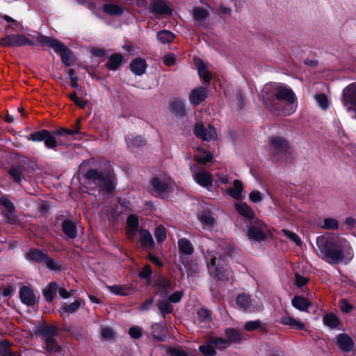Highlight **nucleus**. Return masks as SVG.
Instances as JSON below:
<instances>
[{
	"mask_svg": "<svg viewBox=\"0 0 356 356\" xmlns=\"http://www.w3.org/2000/svg\"><path fill=\"white\" fill-rule=\"evenodd\" d=\"M81 128V119L76 120L72 129L61 128L52 132L42 129L31 134L28 136V140L33 141H44V145L49 149H56L58 145H63L65 141L61 140V137H67L79 133Z\"/></svg>",
	"mask_w": 356,
	"mask_h": 356,
	"instance_id": "nucleus-1",
	"label": "nucleus"
},
{
	"mask_svg": "<svg viewBox=\"0 0 356 356\" xmlns=\"http://www.w3.org/2000/svg\"><path fill=\"white\" fill-rule=\"evenodd\" d=\"M316 244L323 258L328 262L337 264L343 260V251L337 248L333 238L320 236L316 238Z\"/></svg>",
	"mask_w": 356,
	"mask_h": 356,
	"instance_id": "nucleus-2",
	"label": "nucleus"
},
{
	"mask_svg": "<svg viewBox=\"0 0 356 356\" xmlns=\"http://www.w3.org/2000/svg\"><path fill=\"white\" fill-rule=\"evenodd\" d=\"M88 184L101 188L107 193H112L115 189V184L111 176L97 169L89 168L83 175Z\"/></svg>",
	"mask_w": 356,
	"mask_h": 356,
	"instance_id": "nucleus-3",
	"label": "nucleus"
},
{
	"mask_svg": "<svg viewBox=\"0 0 356 356\" xmlns=\"http://www.w3.org/2000/svg\"><path fill=\"white\" fill-rule=\"evenodd\" d=\"M39 332L44 343V349L49 353H57L60 350L55 337L58 334V327L53 325H43L39 327Z\"/></svg>",
	"mask_w": 356,
	"mask_h": 356,
	"instance_id": "nucleus-4",
	"label": "nucleus"
},
{
	"mask_svg": "<svg viewBox=\"0 0 356 356\" xmlns=\"http://www.w3.org/2000/svg\"><path fill=\"white\" fill-rule=\"evenodd\" d=\"M270 154L274 159H279L289 150L288 142L282 137L273 136L269 138Z\"/></svg>",
	"mask_w": 356,
	"mask_h": 356,
	"instance_id": "nucleus-5",
	"label": "nucleus"
},
{
	"mask_svg": "<svg viewBox=\"0 0 356 356\" xmlns=\"http://www.w3.org/2000/svg\"><path fill=\"white\" fill-rule=\"evenodd\" d=\"M276 90L277 86L271 83L266 84L262 90L263 102L266 108L272 113H275L280 108L275 98Z\"/></svg>",
	"mask_w": 356,
	"mask_h": 356,
	"instance_id": "nucleus-6",
	"label": "nucleus"
},
{
	"mask_svg": "<svg viewBox=\"0 0 356 356\" xmlns=\"http://www.w3.org/2000/svg\"><path fill=\"white\" fill-rule=\"evenodd\" d=\"M33 45V42L21 34H11L0 39V45L3 47H17L24 45Z\"/></svg>",
	"mask_w": 356,
	"mask_h": 356,
	"instance_id": "nucleus-7",
	"label": "nucleus"
},
{
	"mask_svg": "<svg viewBox=\"0 0 356 356\" xmlns=\"http://www.w3.org/2000/svg\"><path fill=\"white\" fill-rule=\"evenodd\" d=\"M266 231H267V225L261 220H257L249 227L248 236L253 241H264L266 238Z\"/></svg>",
	"mask_w": 356,
	"mask_h": 356,
	"instance_id": "nucleus-8",
	"label": "nucleus"
},
{
	"mask_svg": "<svg viewBox=\"0 0 356 356\" xmlns=\"http://www.w3.org/2000/svg\"><path fill=\"white\" fill-rule=\"evenodd\" d=\"M195 135L202 140L209 141L216 136L215 128L208 124L206 127L202 123H197L194 129Z\"/></svg>",
	"mask_w": 356,
	"mask_h": 356,
	"instance_id": "nucleus-9",
	"label": "nucleus"
},
{
	"mask_svg": "<svg viewBox=\"0 0 356 356\" xmlns=\"http://www.w3.org/2000/svg\"><path fill=\"white\" fill-rule=\"evenodd\" d=\"M151 11L159 15H169L172 13L170 3L165 0H154L151 4Z\"/></svg>",
	"mask_w": 356,
	"mask_h": 356,
	"instance_id": "nucleus-10",
	"label": "nucleus"
},
{
	"mask_svg": "<svg viewBox=\"0 0 356 356\" xmlns=\"http://www.w3.org/2000/svg\"><path fill=\"white\" fill-rule=\"evenodd\" d=\"M55 51L60 54L61 61L66 66H70L74 63L75 58L72 51L65 46L63 42H60Z\"/></svg>",
	"mask_w": 356,
	"mask_h": 356,
	"instance_id": "nucleus-11",
	"label": "nucleus"
},
{
	"mask_svg": "<svg viewBox=\"0 0 356 356\" xmlns=\"http://www.w3.org/2000/svg\"><path fill=\"white\" fill-rule=\"evenodd\" d=\"M275 98L277 100H284L289 104H293L296 99V95L291 88L285 86H277Z\"/></svg>",
	"mask_w": 356,
	"mask_h": 356,
	"instance_id": "nucleus-12",
	"label": "nucleus"
},
{
	"mask_svg": "<svg viewBox=\"0 0 356 356\" xmlns=\"http://www.w3.org/2000/svg\"><path fill=\"white\" fill-rule=\"evenodd\" d=\"M19 298L24 304L29 307L33 306L37 302V298L33 291L26 286L20 288Z\"/></svg>",
	"mask_w": 356,
	"mask_h": 356,
	"instance_id": "nucleus-13",
	"label": "nucleus"
},
{
	"mask_svg": "<svg viewBox=\"0 0 356 356\" xmlns=\"http://www.w3.org/2000/svg\"><path fill=\"white\" fill-rule=\"evenodd\" d=\"M62 232L66 237L74 239L78 234V229L75 222L70 219H64L60 225Z\"/></svg>",
	"mask_w": 356,
	"mask_h": 356,
	"instance_id": "nucleus-14",
	"label": "nucleus"
},
{
	"mask_svg": "<svg viewBox=\"0 0 356 356\" xmlns=\"http://www.w3.org/2000/svg\"><path fill=\"white\" fill-rule=\"evenodd\" d=\"M154 191L158 195H161L170 192L173 187L171 182H165L159 178H153L151 181Z\"/></svg>",
	"mask_w": 356,
	"mask_h": 356,
	"instance_id": "nucleus-15",
	"label": "nucleus"
},
{
	"mask_svg": "<svg viewBox=\"0 0 356 356\" xmlns=\"http://www.w3.org/2000/svg\"><path fill=\"white\" fill-rule=\"evenodd\" d=\"M337 345L341 351L350 352L353 348L354 342L347 334L341 333L337 337Z\"/></svg>",
	"mask_w": 356,
	"mask_h": 356,
	"instance_id": "nucleus-16",
	"label": "nucleus"
},
{
	"mask_svg": "<svg viewBox=\"0 0 356 356\" xmlns=\"http://www.w3.org/2000/svg\"><path fill=\"white\" fill-rule=\"evenodd\" d=\"M207 97V90L204 87H200L193 90L189 95L190 102L193 105H199Z\"/></svg>",
	"mask_w": 356,
	"mask_h": 356,
	"instance_id": "nucleus-17",
	"label": "nucleus"
},
{
	"mask_svg": "<svg viewBox=\"0 0 356 356\" xmlns=\"http://www.w3.org/2000/svg\"><path fill=\"white\" fill-rule=\"evenodd\" d=\"M62 330L65 332H70L76 340H83L87 337V331L83 327H76L65 324L63 325Z\"/></svg>",
	"mask_w": 356,
	"mask_h": 356,
	"instance_id": "nucleus-18",
	"label": "nucleus"
},
{
	"mask_svg": "<svg viewBox=\"0 0 356 356\" xmlns=\"http://www.w3.org/2000/svg\"><path fill=\"white\" fill-rule=\"evenodd\" d=\"M129 66L133 73L141 76L145 72L147 64L145 59L138 57L131 62Z\"/></svg>",
	"mask_w": 356,
	"mask_h": 356,
	"instance_id": "nucleus-19",
	"label": "nucleus"
},
{
	"mask_svg": "<svg viewBox=\"0 0 356 356\" xmlns=\"http://www.w3.org/2000/svg\"><path fill=\"white\" fill-rule=\"evenodd\" d=\"M194 178L200 185L204 187L208 188L212 186V176L209 172L205 170L195 173Z\"/></svg>",
	"mask_w": 356,
	"mask_h": 356,
	"instance_id": "nucleus-20",
	"label": "nucleus"
},
{
	"mask_svg": "<svg viewBox=\"0 0 356 356\" xmlns=\"http://www.w3.org/2000/svg\"><path fill=\"white\" fill-rule=\"evenodd\" d=\"M209 15V12L202 7L197 6L193 9V17L197 26L203 24Z\"/></svg>",
	"mask_w": 356,
	"mask_h": 356,
	"instance_id": "nucleus-21",
	"label": "nucleus"
},
{
	"mask_svg": "<svg viewBox=\"0 0 356 356\" xmlns=\"http://www.w3.org/2000/svg\"><path fill=\"white\" fill-rule=\"evenodd\" d=\"M291 303L295 308L302 312H307L311 305L310 301L300 296H294Z\"/></svg>",
	"mask_w": 356,
	"mask_h": 356,
	"instance_id": "nucleus-22",
	"label": "nucleus"
},
{
	"mask_svg": "<svg viewBox=\"0 0 356 356\" xmlns=\"http://www.w3.org/2000/svg\"><path fill=\"white\" fill-rule=\"evenodd\" d=\"M124 58L120 54H113L109 57L106 67L110 70H117L123 63Z\"/></svg>",
	"mask_w": 356,
	"mask_h": 356,
	"instance_id": "nucleus-23",
	"label": "nucleus"
},
{
	"mask_svg": "<svg viewBox=\"0 0 356 356\" xmlns=\"http://www.w3.org/2000/svg\"><path fill=\"white\" fill-rule=\"evenodd\" d=\"M47 256L45 251L37 249H32L27 254V257L29 259L41 264H43L47 259Z\"/></svg>",
	"mask_w": 356,
	"mask_h": 356,
	"instance_id": "nucleus-24",
	"label": "nucleus"
},
{
	"mask_svg": "<svg viewBox=\"0 0 356 356\" xmlns=\"http://www.w3.org/2000/svg\"><path fill=\"white\" fill-rule=\"evenodd\" d=\"M178 248L180 252L186 255H191L194 252L192 243L185 238H180L178 241Z\"/></svg>",
	"mask_w": 356,
	"mask_h": 356,
	"instance_id": "nucleus-25",
	"label": "nucleus"
},
{
	"mask_svg": "<svg viewBox=\"0 0 356 356\" xmlns=\"http://www.w3.org/2000/svg\"><path fill=\"white\" fill-rule=\"evenodd\" d=\"M108 289L111 293L120 296H129L134 292V289L127 285H113L108 286Z\"/></svg>",
	"mask_w": 356,
	"mask_h": 356,
	"instance_id": "nucleus-26",
	"label": "nucleus"
},
{
	"mask_svg": "<svg viewBox=\"0 0 356 356\" xmlns=\"http://www.w3.org/2000/svg\"><path fill=\"white\" fill-rule=\"evenodd\" d=\"M82 304V300L79 299L76 300L74 302L71 304H64L60 310V313L63 315V313H67L68 314H74L78 311V309L81 307Z\"/></svg>",
	"mask_w": 356,
	"mask_h": 356,
	"instance_id": "nucleus-27",
	"label": "nucleus"
},
{
	"mask_svg": "<svg viewBox=\"0 0 356 356\" xmlns=\"http://www.w3.org/2000/svg\"><path fill=\"white\" fill-rule=\"evenodd\" d=\"M233 187L228 189V193L233 198L240 200L242 197L243 184L240 180L235 179Z\"/></svg>",
	"mask_w": 356,
	"mask_h": 356,
	"instance_id": "nucleus-28",
	"label": "nucleus"
},
{
	"mask_svg": "<svg viewBox=\"0 0 356 356\" xmlns=\"http://www.w3.org/2000/svg\"><path fill=\"white\" fill-rule=\"evenodd\" d=\"M155 284L165 293L174 289L172 283L169 280L162 276L157 278Z\"/></svg>",
	"mask_w": 356,
	"mask_h": 356,
	"instance_id": "nucleus-29",
	"label": "nucleus"
},
{
	"mask_svg": "<svg viewBox=\"0 0 356 356\" xmlns=\"http://www.w3.org/2000/svg\"><path fill=\"white\" fill-rule=\"evenodd\" d=\"M36 40L43 45H47L51 47L54 51L60 42L59 40L55 38L47 37L41 34L38 35L36 37Z\"/></svg>",
	"mask_w": 356,
	"mask_h": 356,
	"instance_id": "nucleus-30",
	"label": "nucleus"
},
{
	"mask_svg": "<svg viewBox=\"0 0 356 356\" xmlns=\"http://www.w3.org/2000/svg\"><path fill=\"white\" fill-rule=\"evenodd\" d=\"M23 172V167L13 166L8 170V174L13 181L17 184H20L21 181L24 179Z\"/></svg>",
	"mask_w": 356,
	"mask_h": 356,
	"instance_id": "nucleus-31",
	"label": "nucleus"
},
{
	"mask_svg": "<svg viewBox=\"0 0 356 356\" xmlns=\"http://www.w3.org/2000/svg\"><path fill=\"white\" fill-rule=\"evenodd\" d=\"M236 302L241 309L247 310L252 305L250 296L245 293L239 294L236 297Z\"/></svg>",
	"mask_w": 356,
	"mask_h": 356,
	"instance_id": "nucleus-32",
	"label": "nucleus"
},
{
	"mask_svg": "<svg viewBox=\"0 0 356 356\" xmlns=\"http://www.w3.org/2000/svg\"><path fill=\"white\" fill-rule=\"evenodd\" d=\"M58 289V285L53 282L49 284L48 287L43 290L44 299L48 302H52L54 298V294Z\"/></svg>",
	"mask_w": 356,
	"mask_h": 356,
	"instance_id": "nucleus-33",
	"label": "nucleus"
},
{
	"mask_svg": "<svg viewBox=\"0 0 356 356\" xmlns=\"http://www.w3.org/2000/svg\"><path fill=\"white\" fill-rule=\"evenodd\" d=\"M102 9L104 13L110 15H121L124 12L121 6L114 3H106Z\"/></svg>",
	"mask_w": 356,
	"mask_h": 356,
	"instance_id": "nucleus-34",
	"label": "nucleus"
},
{
	"mask_svg": "<svg viewBox=\"0 0 356 356\" xmlns=\"http://www.w3.org/2000/svg\"><path fill=\"white\" fill-rule=\"evenodd\" d=\"M140 239L142 245L145 248H152L154 245V240L151 234L145 230L140 231Z\"/></svg>",
	"mask_w": 356,
	"mask_h": 356,
	"instance_id": "nucleus-35",
	"label": "nucleus"
},
{
	"mask_svg": "<svg viewBox=\"0 0 356 356\" xmlns=\"http://www.w3.org/2000/svg\"><path fill=\"white\" fill-rule=\"evenodd\" d=\"M236 209L241 215L248 219L254 218V214L252 209L245 203L236 204Z\"/></svg>",
	"mask_w": 356,
	"mask_h": 356,
	"instance_id": "nucleus-36",
	"label": "nucleus"
},
{
	"mask_svg": "<svg viewBox=\"0 0 356 356\" xmlns=\"http://www.w3.org/2000/svg\"><path fill=\"white\" fill-rule=\"evenodd\" d=\"M197 69L200 76L202 78L205 82L209 83L211 80V74L208 71L207 67L203 61H199V63L197 64Z\"/></svg>",
	"mask_w": 356,
	"mask_h": 356,
	"instance_id": "nucleus-37",
	"label": "nucleus"
},
{
	"mask_svg": "<svg viewBox=\"0 0 356 356\" xmlns=\"http://www.w3.org/2000/svg\"><path fill=\"white\" fill-rule=\"evenodd\" d=\"M281 322L284 325H290L293 327H296V329L300 330H303L305 327V325L302 322L290 316L282 317Z\"/></svg>",
	"mask_w": 356,
	"mask_h": 356,
	"instance_id": "nucleus-38",
	"label": "nucleus"
},
{
	"mask_svg": "<svg viewBox=\"0 0 356 356\" xmlns=\"http://www.w3.org/2000/svg\"><path fill=\"white\" fill-rule=\"evenodd\" d=\"M157 38L163 44H167L173 41L175 35L169 31L163 30L157 33Z\"/></svg>",
	"mask_w": 356,
	"mask_h": 356,
	"instance_id": "nucleus-39",
	"label": "nucleus"
},
{
	"mask_svg": "<svg viewBox=\"0 0 356 356\" xmlns=\"http://www.w3.org/2000/svg\"><path fill=\"white\" fill-rule=\"evenodd\" d=\"M171 111L179 116H184L186 113L184 104L180 101H176L170 105Z\"/></svg>",
	"mask_w": 356,
	"mask_h": 356,
	"instance_id": "nucleus-40",
	"label": "nucleus"
},
{
	"mask_svg": "<svg viewBox=\"0 0 356 356\" xmlns=\"http://www.w3.org/2000/svg\"><path fill=\"white\" fill-rule=\"evenodd\" d=\"M199 350L206 356H214L216 355L214 346L211 340L207 343L200 346Z\"/></svg>",
	"mask_w": 356,
	"mask_h": 356,
	"instance_id": "nucleus-41",
	"label": "nucleus"
},
{
	"mask_svg": "<svg viewBox=\"0 0 356 356\" xmlns=\"http://www.w3.org/2000/svg\"><path fill=\"white\" fill-rule=\"evenodd\" d=\"M200 221L205 225L213 226L216 220L209 211H203L200 215Z\"/></svg>",
	"mask_w": 356,
	"mask_h": 356,
	"instance_id": "nucleus-42",
	"label": "nucleus"
},
{
	"mask_svg": "<svg viewBox=\"0 0 356 356\" xmlns=\"http://www.w3.org/2000/svg\"><path fill=\"white\" fill-rule=\"evenodd\" d=\"M156 306L163 316H165V314L172 313L173 311V307L165 300H159L156 303Z\"/></svg>",
	"mask_w": 356,
	"mask_h": 356,
	"instance_id": "nucleus-43",
	"label": "nucleus"
},
{
	"mask_svg": "<svg viewBox=\"0 0 356 356\" xmlns=\"http://www.w3.org/2000/svg\"><path fill=\"white\" fill-rule=\"evenodd\" d=\"M225 333L226 337H227V340H229L230 341V344L232 342L236 343L239 342L241 340V337L239 332L233 328H227L225 330Z\"/></svg>",
	"mask_w": 356,
	"mask_h": 356,
	"instance_id": "nucleus-44",
	"label": "nucleus"
},
{
	"mask_svg": "<svg viewBox=\"0 0 356 356\" xmlns=\"http://www.w3.org/2000/svg\"><path fill=\"white\" fill-rule=\"evenodd\" d=\"M214 348L222 350L230 346V341L229 340L222 339L221 337H213L211 339Z\"/></svg>",
	"mask_w": 356,
	"mask_h": 356,
	"instance_id": "nucleus-45",
	"label": "nucleus"
},
{
	"mask_svg": "<svg viewBox=\"0 0 356 356\" xmlns=\"http://www.w3.org/2000/svg\"><path fill=\"white\" fill-rule=\"evenodd\" d=\"M323 323L332 328H335L339 325V320L334 314H329L323 317Z\"/></svg>",
	"mask_w": 356,
	"mask_h": 356,
	"instance_id": "nucleus-46",
	"label": "nucleus"
},
{
	"mask_svg": "<svg viewBox=\"0 0 356 356\" xmlns=\"http://www.w3.org/2000/svg\"><path fill=\"white\" fill-rule=\"evenodd\" d=\"M0 356H15L12 353L8 341L0 342Z\"/></svg>",
	"mask_w": 356,
	"mask_h": 356,
	"instance_id": "nucleus-47",
	"label": "nucleus"
},
{
	"mask_svg": "<svg viewBox=\"0 0 356 356\" xmlns=\"http://www.w3.org/2000/svg\"><path fill=\"white\" fill-rule=\"evenodd\" d=\"M138 225H139L138 218L136 215L131 214L127 217V228L138 229Z\"/></svg>",
	"mask_w": 356,
	"mask_h": 356,
	"instance_id": "nucleus-48",
	"label": "nucleus"
},
{
	"mask_svg": "<svg viewBox=\"0 0 356 356\" xmlns=\"http://www.w3.org/2000/svg\"><path fill=\"white\" fill-rule=\"evenodd\" d=\"M158 242H163L166 238V229L163 225H159L154 232Z\"/></svg>",
	"mask_w": 356,
	"mask_h": 356,
	"instance_id": "nucleus-49",
	"label": "nucleus"
},
{
	"mask_svg": "<svg viewBox=\"0 0 356 356\" xmlns=\"http://www.w3.org/2000/svg\"><path fill=\"white\" fill-rule=\"evenodd\" d=\"M315 99L323 109L326 110L329 107V101L325 94H317L315 95Z\"/></svg>",
	"mask_w": 356,
	"mask_h": 356,
	"instance_id": "nucleus-50",
	"label": "nucleus"
},
{
	"mask_svg": "<svg viewBox=\"0 0 356 356\" xmlns=\"http://www.w3.org/2000/svg\"><path fill=\"white\" fill-rule=\"evenodd\" d=\"M197 316L201 321L208 322L211 319V312L210 310L201 308L197 312Z\"/></svg>",
	"mask_w": 356,
	"mask_h": 356,
	"instance_id": "nucleus-51",
	"label": "nucleus"
},
{
	"mask_svg": "<svg viewBox=\"0 0 356 356\" xmlns=\"http://www.w3.org/2000/svg\"><path fill=\"white\" fill-rule=\"evenodd\" d=\"M282 232L292 241H293L297 245L301 246L302 241L300 237L294 232H292L288 229H283Z\"/></svg>",
	"mask_w": 356,
	"mask_h": 356,
	"instance_id": "nucleus-52",
	"label": "nucleus"
},
{
	"mask_svg": "<svg viewBox=\"0 0 356 356\" xmlns=\"http://www.w3.org/2000/svg\"><path fill=\"white\" fill-rule=\"evenodd\" d=\"M338 221L334 218H325L323 221L324 229L334 230L338 228Z\"/></svg>",
	"mask_w": 356,
	"mask_h": 356,
	"instance_id": "nucleus-53",
	"label": "nucleus"
},
{
	"mask_svg": "<svg viewBox=\"0 0 356 356\" xmlns=\"http://www.w3.org/2000/svg\"><path fill=\"white\" fill-rule=\"evenodd\" d=\"M213 159V155L211 152H204L202 156H197L195 157V161L200 164H206L210 162Z\"/></svg>",
	"mask_w": 356,
	"mask_h": 356,
	"instance_id": "nucleus-54",
	"label": "nucleus"
},
{
	"mask_svg": "<svg viewBox=\"0 0 356 356\" xmlns=\"http://www.w3.org/2000/svg\"><path fill=\"white\" fill-rule=\"evenodd\" d=\"M0 204L3 205L8 211V213H13L15 211V206L13 202L5 197L0 198Z\"/></svg>",
	"mask_w": 356,
	"mask_h": 356,
	"instance_id": "nucleus-55",
	"label": "nucleus"
},
{
	"mask_svg": "<svg viewBox=\"0 0 356 356\" xmlns=\"http://www.w3.org/2000/svg\"><path fill=\"white\" fill-rule=\"evenodd\" d=\"M139 277L143 279H149L152 275V268L149 264L144 266L142 270L139 273Z\"/></svg>",
	"mask_w": 356,
	"mask_h": 356,
	"instance_id": "nucleus-56",
	"label": "nucleus"
},
{
	"mask_svg": "<svg viewBox=\"0 0 356 356\" xmlns=\"http://www.w3.org/2000/svg\"><path fill=\"white\" fill-rule=\"evenodd\" d=\"M261 325V322L259 321H253L247 322L244 328L247 331H252L259 328Z\"/></svg>",
	"mask_w": 356,
	"mask_h": 356,
	"instance_id": "nucleus-57",
	"label": "nucleus"
},
{
	"mask_svg": "<svg viewBox=\"0 0 356 356\" xmlns=\"http://www.w3.org/2000/svg\"><path fill=\"white\" fill-rule=\"evenodd\" d=\"M183 295L182 291H177L168 296V301L173 303L179 302L181 301Z\"/></svg>",
	"mask_w": 356,
	"mask_h": 356,
	"instance_id": "nucleus-58",
	"label": "nucleus"
},
{
	"mask_svg": "<svg viewBox=\"0 0 356 356\" xmlns=\"http://www.w3.org/2000/svg\"><path fill=\"white\" fill-rule=\"evenodd\" d=\"M129 334L134 339H139L142 336V330L138 327H132L129 329Z\"/></svg>",
	"mask_w": 356,
	"mask_h": 356,
	"instance_id": "nucleus-59",
	"label": "nucleus"
},
{
	"mask_svg": "<svg viewBox=\"0 0 356 356\" xmlns=\"http://www.w3.org/2000/svg\"><path fill=\"white\" fill-rule=\"evenodd\" d=\"M43 264H45L47 267H48L51 270L59 269V265L54 260L51 259L48 256L47 259L44 261Z\"/></svg>",
	"mask_w": 356,
	"mask_h": 356,
	"instance_id": "nucleus-60",
	"label": "nucleus"
},
{
	"mask_svg": "<svg viewBox=\"0 0 356 356\" xmlns=\"http://www.w3.org/2000/svg\"><path fill=\"white\" fill-rule=\"evenodd\" d=\"M250 199L253 202H259L262 200V195L259 191H254L250 194Z\"/></svg>",
	"mask_w": 356,
	"mask_h": 356,
	"instance_id": "nucleus-61",
	"label": "nucleus"
},
{
	"mask_svg": "<svg viewBox=\"0 0 356 356\" xmlns=\"http://www.w3.org/2000/svg\"><path fill=\"white\" fill-rule=\"evenodd\" d=\"M102 336L105 339H111L113 337V331L110 327H104L102 330Z\"/></svg>",
	"mask_w": 356,
	"mask_h": 356,
	"instance_id": "nucleus-62",
	"label": "nucleus"
},
{
	"mask_svg": "<svg viewBox=\"0 0 356 356\" xmlns=\"http://www.w3.org/2000/svg\"><path fill=\"white\" fill-rule=\"evenodd\" d=\"M341 309L345 313H348L353 309V305L350 304L347 300L343 299L341 302Z\"/></svg>",
	"mask_w": 356,
	"mask_h": 356,
	"instance_id": "nucleus-63",
	"label": "nucleus"
},
{
	"mask_svg": "<svg viewBox=\"0 0 356 356\" xmlns=\"http://www.w3.org/2000/svg\"><path fill=\"white\" fill-rule=\"evenodd\" d=\"M146 143L145 140L142 136H136L132 140V144L134 147H142Z\"/></svg>",
	"mask_w": 356,
	"mask_h": 356,
	"instance_id": "nucleus-64",
	"label": "nucleus"
}]
</instances>
